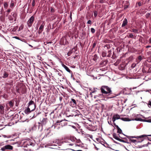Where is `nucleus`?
I'll return each mask as SVG.
<instances>
[{
    "label": "nucleus",
    "instance_id": "nucleus-1",
    "mask_svg": "<svg viewBox=\"0 0 151 151\" xmlns=\"http://www.w3.org/2000/svg\"><path fill=\"white\" fill-rule=\"evenodd\" d=\"M101 93L102 94H112L111 88L106 86H102L100 88Z\"/></svg>",
    "mask_w": 151,
    "mask_h": 151
},
{
    "label": "nucleus",
    "instance_id": "nucleus-2",
    "mask_svg": "<svg viewBox=\"0 0 151 151\" xmlns=\"http://www.w3.org/2000/svg\"><path fill=\"white\" fill-rule=\"evenodd\" d=\"M16 89L17 92L19 94H25L26 93V86L22 84L17 87Z\"/></svg>",
    "mask_w": 151,
    "mask_h": 151
},
{
    "label": "nucleus",
    "instance_id": "nucleus-3",
    "mask_svg": "<svg viewBox=\"0 0 151 151\" xmlns=\"http://www.w3.org/2000/svg\"><path fill=\"white\" fill-rule=\"evenodd\" d=\"M119 119H120L124 121H130V120L127 118H120V116L118 114H115L113 116L112 118V121L113 122H114L116 120Z\"/></svg>",
    "mask_w": 151,
    "mask_h": 151
},
{
    "label": "nucleus",
    "instance_id": "nucleus-4",
    "mask_svg": "<svg viewBox=\"0 0 151 151\" xmlns=\"http://www.w3.org/2000/svg\"><path fill=\"white\" fill-rule=\"evenodd\" d=\"M145 136H146L145 134L139 136H128L127 137L133 143H135L136 142H137V140L136 139H132V138H140L142 139V140L141 142H142L143 140V139H142L145 137Z\"/></svg>",
    "mask_w": 151,
    "mask_h": 151
},
{
    "label": "nucleus",
    "instance_id": "nucleus-5",
    "mask_svg": "<svg viewBox=\"0 0 151 151\" xmlns=\"http://www.w3.org/2000/svg\"><path fill=\"white\" fill-rule=\"evenodd\" d=\"M133 93L131 92V89L126 88L122 90L118 94H131Z\"/></svg>",
    "mask_w": 151,
    "mask_h": 151
},
{
    "label": "nucleus",
    "instance_id": "nucleus-6",
    "mask_svg": "<svg viewBox=\"0 0 151 151\" xmlns=\"http://www.w3.org/2000/svg\"><path fill=\"white\" fill-rule=\"evenodd\" d=\"M35 20V17L32 16L27 22V24L29 27H30L32 26V24Z\"/></svg>",
    "mask_w": 151,
    "mask_h": 151
},
{
    "label": "nucleus",
    "instance_id": "nucleus-7",
    "mask_svg": "<svg viewBox=\"0 0 151 151\" xmlns=\"http://www.w3.org/2000/svg\"><path fill=\"white\" fill-rule=\"evenodd\" d=\"M28 106V107L25 110V112L26 114H28L31 111H33L35 109V106L34 105V108H33L32 107Z\"/></svg>",
    "mask_w": 151,
    "mask_h": 151
},
{
    "label": "nucleus",
    "instance_id": "nucleus-8",
    "mask_svg": "<svg viewBox=\"0 0 151 151\" xmlns=\"http://www.w3.org/2000/svg\"><path fill=\"white\" fill-rule=\"evenodd\" d=\"M34 144L30 141L27 142L24 144V147H30V146H33Z\"/></svg>",
    "mask_w": 151,
    "mask_h": 151
},
{
    "label": "nucleus",
    "instance_id": "nucleus-9",
    "mask_svg": "<svg viewBox=\"0 0 151 151\" xmlns=\"http://www.w3.org/2000/svg\"><path fill=\"white\" fill-rule=\"evenodd\" d=\"M45 25V23L44 22H43L40 25L38 32V33L39 34H40L42 33V32L43 30Z\"/></svg>",
    "mask_w": 151,
    "mask_h": 151
},
{
    "label": "nucleus",
    "instance_id": "nucleus-10",
    "mask_svg": "<svg viewBox=\"0 0 151 151\" xmlns=\"http://www.w3.org/2000/svg\"><path fill=\"white\" fill-rule=\"evenodd\" d=\"M139 86L137 87H134L132 89V88H130V89H131V92L133 93V94H135V93H137L138 92H139V89H136L135 90V89H138Z\"/></svg>",
    "mask_w": 151,
    "mask_h": 151
},
{
    "label": "nucleus",
    "instance_id": "nucleus-11",
    "mask_svg": "<svg viewBox=\"0 0 151 151\" xmlns=\"http://www.w3.org/2000/svg\"><path fill=\"white\" fill-rule=\"evenodd\" d=\"M68 43L66 39L64 38H61L60 41V44L61 45H65Z\"/></svg>",
    "mask_w": 151,
    "mask_h": 151
},
{
    "label": "nucleus",
    "instance_id": "nucleus-12",
    "mask_svg": "<svg viewBox=\"0 0 151 151\" xmlns=\"http://www.w3.org/2000/svg\"><path fill=\"white\" fill-rule=\"evenodd\" d=\"M108 62V60H103L100 63V65L101 67L106 66V65L107 64Z\"/></svg>",
    "mask_w": 151,
    "mask_h": 151
},
{
    "label": "nucleus",
    "instance_id": "nucleus-13",
    "mask_svg": "<svg viewBox=\"0 0 151 151\" xmlns=\"http://www.w3.org/2000/svg\"><path fill=\"white\" fill-rule=\"evenodd\" d=\"M57 71L58 72V75L59 76V77L58 78V79H60V81H61V80L63 81V80L64 79V77L62 75V72L61 71V72H59L58 71Z\"/></svg>",
    "mask_w": 151,
    "mask_h": 151
},
{
    "label": "nucleus",
    "instance_id": "nucleus-14",
    "mask_svg": "<svg viewBox=\"0 0 151 151\" xmlns=\"http://www.w3.org/2000/svg\"><path fill=\"white\" fill-rule=\"evenodd\" d=\"M62 66L67 72L71 74L72 76V75H73V73L72 71H71L64 64L62 65Z\"/></svg>",
    "mask_w": 151,
    "mask_h": 151
},
{
    "label": "nucleus",
    "instance_id": "nucleus-15",
    "mask_svg": "<svg viewBox=\"0 0 151 151\" xmlns=\"http://www.w3.org/2000/svg\"><path fill=\"white\" fill-rule=\"evenodd\" d=\"M40 123H38V125H37L36 124H35L34 125V126L32 128V129L33 130H35L37 129V127H38V129H40V127H41V128L40 129V130H42V126H40Z\"/></svg>",
    "mask_w": 151,
    "mask_h": 151
},
{
    "label": "nucleus",
    "instance_id": "nucleus-16",
    "mask_svg": "<svg viewBox=\"0 0 151 151\" xmlns=\"http://www.w3.org/2000/svg\"><path fill=\"white\" fill-rule=\"evenodd\" d=\"M71 101H70V105H73L72 107L75 106L76 104V101L73 99H71Z\"/></svg>",
    "mask_w": 151,
    "mask_h": 151
},
{
    "label": "nucleus",
    "instance_id": "nucleus-17",
    "mask_svg": "<svg viewBox=\"0 0 151 151\" xmlns=\"http://www.w3.org/2000/svg\"><path fill=\"white\" fill-rule=\"evenodd\" d=\"M47 80L48 81V84L49 85V86L50 87H52L53 86L54 87V85L53 84V82H51V80L49 78H47Z\"/></svg>",
    "mask_w": 151,
    "mask_h": 151
},
{
    "label": "nucleus",
    "instance_id": "nucleus-18",
    "mask_svg": "<svg viewBox=\"0 0 151 151\" xmlns=\"http://www.w3.org/2000/svg\"><path fill=\"white\" fill-rule=\"evenodd\" d=\"M128 23L127 20L126 18H125L124 20V21L123 22V23L122 24V27H124L126 25H127Z\"/></svg>",
    "mask_w": 151,
    "mask_h": 151
},
{
    "label": "nucleus",
    "instance_id": "nucleus-19",
    "mask_svg": "<svg viewBox=\"0 0 151 151\" xmlns=\"http://www.w3.org/2000/svg\"><path fill=\"white\" fill-rule=\"evenodd\" d=\"M13 81L12 80L8 81V83H6L5 85L6 86H7L8 85L10 86H12L13 85Z\"/></svg>",
    "mask_w": 151,
    "mask_h": 151
},
{
    "label": "nucleus",
    "instance_id": "nucleus-20",
    "mask_svg": "<svg viewBox=\"0 0 151 151\" xmlns=\"http://www.w3.org/2000/svg\"><path fill=\"white\" fill-rule=\"evenodd\" d=\"M5 148L6 149L12 150L13 149V147L10 145H7L5 146Z\"/></svg>",
    "mask_w": 151,
    "mask_h": 151
},
{
    "label": "nucleus",
    "instance_id": "nucleus-21",
    "mask_svg": "<svg viewBox=\"0 0 151 151\" xmlns=\"http://www.w3.org/2000/svg\"><path fill=\"white\" fill-rule=\"evenodd\" d=\"M11 14L12 17L14 18V21H16L17 19V14L15 12H12L11 13Z\"/></svg>",
    "mask_w": 151,
    "mask_h": 151
},
{
    "label": "nucleus",
    "instance_id": "nucleus-22",
    "mask_svg": "<svg viewBox=\"0 0 151 151\" xmlns=\"http://www.w3.org/2000/svg\"><path fill=\"white\" fill-rule=\"evenodd\" d=\"M9 75V74L8 73L4 71L2 76V77L4 78H7L8 77Z\"/></svg>",
    "mask_w": 151,
    "mask_h": 151
},
{
    "label": "nucleus",
    "instance_id": "nucleus-23",
    "mask_svg": "<svg viewBox=\"0 0 151 151\" xmlns=\"http://www.w3.org/2000/svg\"><path fill=\"white\" fill-rule=\"evenodd\" d=\"M32 106V107L34 108V105H35L34 103V102L32 101H31L29 103V106Z\"/></svg>",
    "mask_w": 151,
    "mask_h": 151
},
{
    "label": "nucleus",
    "instance_id": "nucleus-24",
    "mask_svg": "<svg viewBox=\"0 0 151 151\" xmlns=\"http://www.w3.org/2000/svg\"><path fill=\"white\" fill-rule=\"evenodd\" d=\"M32 80L33 81V82L34 84V85L35 86L37 85V84H38V83H37V80L35 79H34L33 78H32Z\"/></svg>",
    "mask_w": 151,
    "mask_h": 151
},
{
    "label": "nucleus",
    "instance_id": "nucleus-25",
    "mask_svg": "<svg viewBox=\"0 0 151 151\" xmlns=\"http://www.w3.org/2000/svg\"><path fill=\"white\" fill-rule=\"evenodd\" d=\"M14 103L13 101H11L9 102V104L10 107H12L14 105Z\"/></svg>",
    "mask_w": 151,
    "mask_h": 151
},
{
    "label": "nucleus",
    "instance_id": "nucleus-26",
    "mask_svg": "<svg viewBox=\"0 0 151 151\" xmlns=\"http://www.w3.org/2000/svg\"><path fill=\"white\" fill-rule=\"evenodd\" d=\"M62 122V120H58L57 121L56 123L54 125H52L51 127H53L54 129L55 128V127L57 125H58V123H60Z\"/></svg>",
    "mask_w": 151,
    "mask_h": 151
},
{
    "label": "nucleus",
    "instance_id": "nucleus-27",
    "mask_svg": "<svg viewBox=\"0 0 151 151\" xmlns=\"http://www.w3.org/2000/svg\"><path fill=\"white\" fill-rule=\"evenodd\" d=\"M131 32H133L134 33H138V30L137 29H132L130 30H129Z\"/></svg>",
    "mask_w": 151,
    "mask_h": 151
},
{
    "label": "nucleus",
    "instance_id": "nucleus-28",
    "mask_svg": "<svg viewBox=\"0 0 151 151\" xmlns=\"http://www.w3.org/2000/svg\"><path fill=\"white\" fill-rule=\"evenodd\" d=\"M98 58L97 55L96 54L93 57V60L95 61H96Z\"/></svg>",
    "mask_w": 151,
    "mask_h": 151
},
{
    "label": "nucleus",
    "instance_id": "nucleus-29",
    "mask_svg": "<svg viewBox=\"0 0 151 151\" xmlns=\"http://www.w3.org/2000/svg\"><path fill=\"white\" fill-rule=\"evenodd\" d=\"M4 8L6 9L8 6V3L7 2H4Z\"/></svg>",
    "mask_w": 151,
    "mask_h": 151
},
{
    "label": "nucleus",
    "instance_id": "nucleus-30",
    "mask_svg": "<svg viewBox=\"0 0 151 151\" xmlns=\"http://www.w3.org/2000/svg\"><path fill=\"white\" fill-rule=\"evenodd\" d=\"M113 137L118 140H120V139L115 134H114L113 135Z\"/></svg>",
    "mask_w": 151,
    "mask_h": 151
},
{
    "label": "nucleus",
    "instance_id": "nucleus-31",
    "mask_svg": "<svg viewBox=\"0 0 151 151\" xmlns=\"http://www.w3.org/2000/svg\"><path fill=\"white\" fill-rule=\"evenodd\" d=\"M99 91V90L97 89V88H94L93 90L91 92H90V94H91L92 93H95V91Z\"/></svg>",
    "mask_w": 151,
    "mask_h": 151
},
{
    "label": "nucleus",
    "instance_id": "nucleus-32",
    "mask_svg": "<svg viewBox=\"0 0 151 151\" xmlns=\"http://www.w3.org/2000/svg\"><path fill=\"white\" fill-rule=\"evenodd\" d=\"M77 50V48L76 47H73L72 50H71L73 52H75Z\"/></svg>",
    "mask_w": 151,
    "mask_h": 151
},
{
    "label": "nucleus",
    "instance_id": "nucleus-33",
    "mask_svg": "<svg viewBox=\"0 0 151 151\" xmlns=\"http://www.w3.org/2000/svg\"><path fill=\"white\" fill-rule=\"evenodd\" d=\"M14 6V3L13 0H12L11 4L10 5V7H13Z\"/></svg>",
    "mask_w": 151,
    "mask_h": 151
},
{
    "label": "nucleus",
    "instance_id": "nucleus-34",
    "mask_svg": "<svg viewBox=\"0 0 151 151\" xmlns=\"http://www.w3.org/2000/svg\"><path fill=\"white\" fill-rule=\"evenodd\" d=\"M145 121L147 122L151 123V116L149 117V119L146 120Z\"/></svg>",
    "mask_w": 151,
    "mask_h": 151
},
{
    "label": "nucleus",
    "instance_id": "nucleus-35",
    "mask_svg": "<svg viewBox=\"0 0 151 151\" xmlns=\"http://www.w3.org/2000/svg\"><path fill=\"white\" fill-rule=\"evenodd\" d=\"M142 119L139 118H136L133 120H135L137 121H141Z\"/></svg>",
    "mask_w": 151,
    "mask_h": 151
},
{
    "label": "nucleus",
    "instance_id": "nucleus-36",
    "mask_svg": "<svg viewBox=\"0 0 151 151\" xmlns=\"http://www.w3.org/2000/svg\"><path fill=\"white\" fill-rule=\"evenodd\" d=\"M8 19L10 20H13L14 19L12 16L11 15H9V16Z\"/></svg>",
    "mask_w": 151,
    "mask_h": 151
},
{
    "label": "nucleus",
    "instance_id": "nucleus-37",
    "mask_svg": "<svg viewBox=\"0 0 151 151\" xmlns=\"http://www.w3.org/2000/svg\"><path fill=\"white\" fill-rule=\"evenodd\" d=\"M149 145H151V143H150L148 142L147 144L144 145H143L142 146H141V147H146V146H147Z\"/></svg>",
    "mask_w": 151,
    "mask_h": 151
},
{
    "label": "nucleus",
    "instance_id": "nucleus-38",
    "mask_svg": "<svg viewBox=\"0 0 151 151\" xmlns=\"http://www.w3.org/2000/svg\"><path fill=\"white\" fill-rule=\"evenodd\" d=\"M106 55V53L105 52H103L102 53V56L103 57H104Z\"/></svg>",
    "mask_w": 151,
    "mask_h": 151
},
{
    "label": "nucleus",
    "instance_id": "nucleus-39",
    "mask_svg": "<svg viewBox=\"0 0 151 151\" xmlns=\"http://www.w3.org/2000/svg\"><path fill=\"white\" fill-rule=\"evenodd\" d=\"M91 31L92 33H94L95 32V29L93 28H91Z\"/></svg>",
    "mask_w": 151,
    "mask_h": 151
},
{
    "label": "nucleus",
    "instance_id": "nucleus-40",
    "mask_svg": "<svg viewBox=\"0 0 151 151\" xmlns=\"http://www.w3.org/2000/svg\"><path fill=\"white\" fill-rule=\"evenodd\" d=\"M4 107L1 105H0V111H3L4 110Z\"/></svg>",
    "mask_w": 151,
    "mask_h": 151
},
{
    "label": "nucleus",
    "instance_id": "nucleus-41",
    "mask_svg": "<svg viewBox=\"0 0 151 151\" xmlns=\"http://www.w3.org/2000/svg\"><path fill=\"white\" fill-rule=\"evenodd\" d=\"M117 132L119 134H121L122 132V130L120 128L117 129Z\"/></svg>",
    "mask_w": 151,
    "mask_h": 151
},
{
    "label": "nucleus",
    "instance_id": "nucleus-42",
    "mask_svg": "<svg viewBox=\"0 0 151 151\" xmlns=\"http://www.w3.org/2000/svg\"><path fill=\"white\" fill-rule=\"evenodd\" d=\"M96 43H97V42L95 41L93 43V44L92 47V48L93 49V48H94L96 46Z\"/></svg>",
    "mask_w": 151,
    "mask_h": 151
},
{
    "label": "nucleus",
    "instance_id": "nucleus-43",
    "mask_svg": "<svg viewBox=\"0 0 151 151\" xmlns=\"http://www.w3.org/2000/svg\"><path fill=\"white\" fill-rule=\"evenodd\" d=\"M73 52L71 50L70 51L68 52L67 53V55L68 56H70L71 54V53Z\"/></svg>",
    "mask_w": 151,
    "mask_h": 151
},
{
    "label": "nucleus",
    "instance_id": "nucleus-44",
    "mask_svg": "<svg viewBox=\"0 0 151 151\" xmlns=\"http://www.w3.org/2000/svg\"><path fill=\"white\" fill-rule=\"evenodd\" d=\"M94 15L95 17H96L97 15V11H95L94 12Z\"/></svg>",
    "mask_w": 151,
    "mask_h": 151
},
{
    "label": "nucleus",
    "instance_id": "nucleus-45",
    "mask_svg": "<svg viewBox=\"0 0 151 151\" xmlns=\"http://www.w3.org/2000/svg\"><path fill=\"white\" fill-rule=\"evenodd\" d=\"M134 35L132 33H130L129 35V37L130 38H133Z\"/></svg>",
    "mask_w": 151,
    "mask_h": 151
},
{
    "label": "nucleus",
    "instance_id": "nucleus-46",
    "mask_svg": "<svg viewBox=\"0 0 151 151\" xmlns=\"http://www.w3.org/2000/svg\"><path fill=\"white\" fill-rule=\"evenodd\" d=\"M50 9H50L51 12L53 13L55 12V10H54V8H53V7H51Z\"/></svg>",
    "mask_w": 151,
    "mask_h": 151
},
{
    "label": "nucleus",
    "instance_id": "nucleus-47",
    "mask_svg": "<svg viewBox=\"0 0 151 151\" xmlns=\"http://www.w3.org/2000/svg\"><path fill=\"white\" fill-rule=\"evenodd\" d=\"M138 60H139V62L142 59V57L141 55L139 56L138 57Z\"/></svg>",
    "mask_w": 151,
    "mask_h": 151
},
{
    "label": "nucleus",
    "instance_id": "nucleus-48",
    "mask_svg": "<svg viewBox=\"0 0 151 151\" xmlns=\"http://www.w3.org/2000/svg\"><path fill=\"white\" fill-rule=\"evenodd\" d=\"M35 0H33L32 2V5L33 6H35Z\"/></svg>",
    "mask_w": 151,
    "mask_h": 151
},
{
    "label": "nucleus",
    "instance_id": "nucleus-49",
    "mask_svg": "<svg viewBox=\"0 0 151 151\" xmlns=\"http://www.w3.org/2000/svg\"><path fill=\"white\" fill-rule=\"evenodd\" d=\"M2 136L4 138L6 137L7 138H9L11 137V136H7L6 135H3Z\"/></svg>",
    "mask_w": 151,
    "mask_h": 151
},
{
    "label": "nucleus",
    "instance_id": "nucleus-50",
    "mask_svg": "<svg viewBox=\"0 0 151 151\" xmlns=\"http://www.w3.org/2000/svg\"><path fill=\"white\" fill-rule=\"evenodd\" d=\"M148 106L149 107H150V106H151V100L149 101L148 103Z\"/></svg>",
    "mask_w": 151,
    "mask_h": 151
},
{
    "label": "nucleus",
    "instance_id": "nucleus-51",
    "mask_svg": "<svg viewBox=\"0 0 151 151\" xmlns=\"http://www.w3.org/2000/svg\"><path fill=\"white\" fill-rule=\"evenodd\" d=\"M6 149L5 148V146L1 148V150L2 151H4Z\"/></svg>",
    "mask_w": 151,
    "mask_h": 151
},
{
    "label": "nucleus",
    "instance_id": "nucleus-52",
    "mask_svg": "<svg viewBox=\"0 0 151 151\" xmlns=\"http://www.w3.org/2000/svg\"><path fill=\"white\" fill-rule=\"evenodd\" d=\"M109 55H108L107 56L108 57H110L111 55V51H109Z\"/></svg>",
    "mask_w": 151,
    "mask_h": 151
},
{
    "label": "nucleus",
    "instance_id": "nucleus-53",
    "mask_svg": "<svg viewBox=\"0 0 151 151\" xmlns=\"http://www.w3.org/2000/svg\"><path fill=\"white\" fill-rule=\"evenodd\" d=\"M114 124L115 126V127L117 128V129H118L119 128V127H118V126L116 125V124L114 122Z\"/></svg>",
    "mask_w": 151,
    "mask_h": 151
},
{
    "label": "nucleus",
    "instance_id": "nucleus-54",
    "mask_svg": "<svg viewBox=\"0 0 151 151\" xmlns=\"http://www.w3.org/2000/svg\"><path fill=\"white\" fill-rule=\"evenodd\" d=\"M91 23H92V22H91V20H88L87 22V24H91Z\"/></svg>",
    "mask_w": 151,
    "mask_h": 151
},
{
    "label": "nucleus",
    "instance_id": "nucleus-55",
    "mask_svg": "<svg viewBox=\"0 0 151 151\" xmlns=\"http://www.w3.org/2000/svg\"><path fill=\"white\" fill-rule=\"evenodd\" d=\"M14 37L17 39L20 40L19 37H18L15 36V37Z\"/></svg>",
    "mask_w": 151,
    "mask_h": 151
},
{
    "label": "nucleus",
    "instance_id": "nucleus-56",
    "mask_svg": "<svg viewBox=\"0 0 151 151\" xmlns=\"http://www.w3.org/2000/svg\"><path fill=\"white\" fill-rule=\"evenodd\" d=\"M138 6H141V3L140 2H139L138 3Z\"/></svg>",
    "mask_w": 151,
    "mask_h": 151
},
{
    "label": "nucleus",
    "instance_id": "nucleus-57",
    "mask_svg": "<svg viewBox=\"0 0 151 151\" xmlns=\"http://www.w3.org/2000/svg\"><path fill=\"white\" fill-rule=\"evenodd\" d=\"M149 43L151 44V38H150L149 39Z\"/></svg>",
    "mask_w": 151,
    "mask_h": 151
},
{
    "label": "nucleus",
    "instance_id": "nucleus-58",
    "mask_svg": "<svg viewBox=\"0 0 151 151\" xmlns=\"http://www.w3.org/2000/svg\"><path fill=\"white\" fill-rule=\"evenodd\" d=\"M104 2L103 0H100V3H103Z\"/></svg>",
    "mask_w": 151,
    "mask_h": 151
},
{
    "label": "nucleus",
    "instance_id": "nucleus-59",
    "mask_svg": "<svg viewBox=\"0 0 151 151\" xmlns=\"http://www.w3.org/2000/svg\"><path fill=\"white\" fill-rule=\"evenodd\" d=\"M11 10L10 9H8L7 10V12H8V13H9L10 12H11Z\"/></svg>",
    "mask_w": 151,
    "mask_h": 151
},
{
    "label": "nucleus",
    "instance_id": "nucleus-60",
    "mask_svg": "<svg viewBox=\"0 0 151 151\" xmlns=\"http://www.w3.org/2000/svg\"><path fill=\"white\" fill-rule=\"evenodd\" d=\"M150 47H151V46L148 45V46H146V48H148Z\"/></svg>",
    "mask_w": 151,
    "mask_h": 151
},
{
    "label": "nucleus",
    "instance_id": "nucleus-61",
    "mask_svg": "<svg viewBox=\"0 0 151 151\" xmlns=\"http://www.w3.org/2000/svg\"><path fill=\"white\" fill-rule=\"evenodd\" d=\"M24 150H26V151H28V150L31 151L30 149H29V150H28V149H27H27H24Z\"/></svg>",
    "mask_w": 151,
    "mask_h": 151
},
{
    "label": "nucleus",
    "instance_id": "nucleus-62",
    "mask_svg": "<svg viewBox=\"0 0 151 151\" xmlns=\"http://www.w3.org/2000/svg\"><path fill=\"white\" fill-rule=\"evenodd\" d=\"M146 135V136H145L144 137H147V136L151 137V134L147 135Z\"/></svg>",
    "mask_w": 151,
    "mask_h": 151
},
{
    "label": "nucleus",
    "instance_id": "nucleus-63",
    "mask_svg": "<svg viewBox=\"0 0 151 151\" xmlns=\"http://www.w3.org/2000/svg\"><path fill=\"white\" fill-rule=\"evenodd\" d=\"M62 97H60L59 98V99L60 101H61L62 99Z\"/></svg>",
    "mask_w": 151,
    "mask_h": 151
},
{
    "label": "nucleus",
    "instance_id": "nucleus-64",
    "mask_svg": "<svg viewBox=\"0 0 151 151\" xmlns=\"http://www.w3.org/2000/svg\"><path fill=\"white\" fill-rule=\"evenodd\" d=\"M128 7V6H126L124 7V9H126Z\"/></svg>",
    "mask_w": 151,
    "mask_h": 151
}]
</instances>
